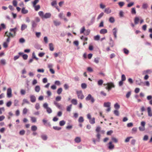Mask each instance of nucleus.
Listing matches in <instances>:
<instances>
[{
    "mask_svg": "<svg viewBox=\"0 0 152 152\" xmlns=\"http://www.w3.org/2000/svg\"><path fill=\"white\" fill-rule=\"evenodd\" d=\"M115 21V19L113 17H110L109 18V21L111 23H113Z\"/></svg>",
    "mask_w": 152,
    "mask_h": 152,
    "instance_id": "473e14b6",
    "label": "nucleus"
},
{
    "mask_svg": "<svg viewBox=\"0 0 152 152\" xmlns=\"http://www.w3.org/2000/svg\"><path fill=\"white\" fill-rule=\"evenodd\" d=\"M118 4L120 7H122L124 4V3L123 2H120L118 3Z\"/></svg>",
    "mask_w": 152,
    "mask_h": 152,
    "instance_id": "13d9d810",
    "label": "nucleus"
},
{
    "mask_svg": "<svg viewBox=\"0 0 152 152\" xmlns=\"http://www.w3.org/2000/svg\"><path fill=\"white\" fill-rule=\"evenodd\" d=\"M65 124V122L64 120H62L59 122V124L61 126H64Z\"/></svg>",
    "mask_w": 152,
    "mask_h": 152,
    "instance_id": "72a5a7b5",
    "label": "nucleus"
},
{
    "mask_svg": "<svg viewBox=\"0 0 152 152\" xmlns=\"http://www.w3.org/2000/svg\"><path fill=\"white\" fill-rule=\"evenodd\" d=\"M112 140L113 141V142L115 143H117L118 142V140L117 138H116L115 137H113L112 138Z\"/></svg>",
    "mask_w": 152,
    "mask_h": 152,
    "instance_id": "0e129e2a",
    "label": "nucleus"
},
{
    "mask_svg": "<svg viewBox=\"0 0 152 152\" xmlns=\"http://www.w3.org/2000/svg\"><path fill=\"white\" fill-rule=\"evenodd\" d=\"M117 32V30L116 28H115L113 29V34L114 35L115 38H116L117 37V35L116 34Z\"/></svg>",
    "mask_w": 152,
    "mask_h": 152,
    "instance_id": "5701e85b",
    "label": "nucleus"
},
{
    "mask_svg": "<svg viewBox=\"0 0 152 152\" xmlns=\"http://www.w3.org/2000/svg\"><path fill=\"white\" fill-rule=\"evenodd\" d=\"M11 104H12L11 102L10 101H9L7 103L6 105H7V106L9 107L11 106Z\"/></svg>",
    "mask_w": 152,
    "mask_h": 152,
    "instance_id": "69168bd1",
    "label": "nucleus"
},
{
    "mask_svg": "<svg viewBox=\"0 0 152 152\" xmlns=\"http://www.w3.org/2000/svg\"><path fill=\"white\" fill-rule=\"evenodd\" d=\"M41 137L43 140H47V137L45 135L43 134L41 136Z\"/></svg>",
    "mask_w": 152,
    "mask_h": 152,
    "instance_id": "f704fd0d",
    "label": "nucleus"
},
{
    "mask_svg": "<svg viewBox=\"0 0 152 152\" xmlns=\"http://www.w3.org/2000/svg\"><path fill=\"white\" fill-rule=\"evenodd\" d=\"M49 46L50 50L51 51H53L54 50V48L53 44L52 43H50L49 44Z\"/></svg>",
    "mask_w": 152,
    "mask_h": 152,
    "instance_id": "2eb2a0df",
    "label": "nucleus"
},
{
    "mask_svg": "<svg viewBox=\"0 0 152 152\" xmlns=\"http://www.w3.org/2000/svg\"><path fill=\"white\" fill-rule=\"evenodd\" d=\"M37 128L36 126H31V130L32 131H36L37 130Z\"/></svg>",
    "mask_w": 152,
    "mask_h": 152,
    "instance_id": "c9c22d12",
    "label": "nucleus"
},
{
    "mask_svg": "<svg viewBox=\"0 0 152 152\" xmlns=\"http://www.w3.org/2000/svg\"><path fill=\"white\" fill-rule=\"evenodd\" d=\"M27 26L26 24H23L22 25L21 27V30L23 31L27 28Z\"/></svg>",
    "mask_w": 152,
    "mask_h": 152,
    "instance_id": "cd10ccee",
    "label": "nucleus"
},
{
    "mask_svg": "<svg viewBox=\"0 0 152 152\" xmlns=\"http://www.w3.org/2000/svg\"><path fill=\"white\" fill-rule=\"evenodd\" d=\"M33 7H34L35 11H38L40 8V7L39 5H33Z\"/></svg>",
    "mask_w": 152,
    "mask_h": 152,
    "instance_id": "dca6fc26",
    "label": "nucleus"
},
{
    "mask_svg": "<svg viewBox=\"0 0 152 152\" xmlns=\"http://www.w3.org/2000/svg\"><path fill=\"white\" fill-rule=\"evenodd\" d=\"M131 95V91H129L127 93V94L126 95V97L127 98H128Z\"/></svg>",
    "mask_w": 152,
    "mask_h": 152,
    "instance_id": "a18cd8bd",
    "label": "nucleus"
},
{
    "mask_svg": "<svg viewBox=\"0 0 152 152\" xmlns=\"http://www.w3.org/2000/svg\"><path fill=\"white\" fill-rule=\"evenodd\" d=\"M126 80V77L124 75H122L121 76V81H124Z\"/></svg>",
    "mask_w": 152,
    "mask_h": 152,
    "instance_id": "864d4df0",
    "label": "nucleus"
},
{
    "mask_svg": "<svg viewBox=\"0 0 152 152\" xmlns=\"http://www.w3.org/2000/svg\"><path fill=\"white\" fill-rule=\"evenodd\" d=\"M47 112L49 113H51L52 112V110L51 109H50V107L47 108Z\"/></svg>",
    "mask_w": 152,
    "mask_h": 152,
    "instance_id": "680f3d73",
    "label": "nucleus"
},
{
    "mask_svg": "<svg viewBox=\"0 0 152 152\" xmlns=\"http://www.w3.org/2000/svg\"><path fill=\"white\" fill-rule=\"evenodd\" d=\"M23 102L22 104V105H23V104H25V103H26L27 104L29 103V102L28 101L27 99H24L23 100Z\"/></svg>",
    "mask_w": 152,
    "mask_h": 152,
    "instance_id": "79ce46f5",
    "label": "nucleus"
},
{
    "mask_svg": "<svg viewBox=\"0 0 152 152\" xmlns=\"http://www.w3.org/2000/svg\"><path fill=\"white\" fill-rule=\"evenodd\" d=\"M38 15L39 16H40L42 19H43V16L44 15V14H43V12L42 11H39L38 12Z\"/></svg>",
    "mask_w": 152,
    "mask_h": 152,
    "instance_id": "c85d7f7f",
    "label": "nucleus"
},
{
    "mask_svg": "<svg viewBox=\"0 0 152 152\" xmlns=\"http://www.w3.org/2000/svg\"><path fill=\"white\" fill-rule=\"evenodd\" d=\"M151 72V71L149 69H147L145 71L143 72L142 74L145 75L146 74H150Z\"/></svg>",
    "mask_w": 152,
    "mask_h": 152,
    "instance_id": "a211bd4d",
    "label": "nucleus"
},
{
    "mask_svg": "<svg viewBox=\"0 0 152 152\" xmlns=\"http://www.w3.org/2000/svg\"><path fill=\"white\" fill-rule=\"evenodd\" d=\"M111 103L110 102H107L104 103V107H110V106Z\"/></svg>",
    "mask_w": 152,
    "mask_h": 152,
    "instance_id": "6ab92c4d",
    "label": "nucleus"
},
{
    "mask_svg": "<svg viewBox=\"0 0 152 152\" xmlns=\"http://www.w3.org/2000/svg\"><path fill=\"white\" fill-rule=\"evenodd\" d=\"M30 98L31 101V102L34 103L36 101V97L34 95H31L30 96Z\"/></svg>",
    "mask_w": 152,
    "mask_h": 152,
    "instance_id": "0eeeda50",
    "label": "nucleus"
},
{
    "mask_svg": "<svg viewBox=\"0 0 152 152\" xmlns=\"http://www.w3.org/2000/svg\"><path fill=\"white\" fill-rule=\"evenodd\" d=\"M114 107L116 109L118 110L120 108V105L117 103H116L114 105Z\"/></svg>",
    "mask_w": 152,
    "mask_h": 152,
    "instance_id": "2f4dec72",
    "label": "nucleus"
},
{
    "mask_svg": "<svg viewBox=\"0 0 152 152\" xmlns=\"http://www.w3.org/2000/svg\"><path fill=\"white\" fill-rule=\"evenodd\" d=\"M5 34L6 35V36L8 37H13L15 35V34H12L11 32H9L8 33L7 32H5Z\"/></svg>",
    "mask_w": 152,
    "mask_h": 152,
    "instance_id": "39448f33",
    "label": "nucleus"
},
{
    "mask_svg": "<svg viewBox=\"0 0 152 152\" xmlns=\"http://www.w3.org/2000/svg\"><path fill=\"white\" fill-rule=\"evenodd\" d=\"M54 104L56 106V107H57L58 108H60L61 106V105H60L59 104H58V102H57L56 101H54Z\"/></svg>",
    "mask_w": 152,
    "mask_h": 152,
    "instance_id": "b1692460",
    "label": "nucleus"
},
{
    "mask_svg": "<svg viewBox=\"0 0 152 152\" xmlns=\"http://www.w3.org/2000/svg\"><path fill=\"white\" fill-rule=\"evenodd\" d=\"M89 122L91 124H93L95 123V118H91L90 119H89Z\"/></svg>",
    "mask_w": 152,
    "mask_h": 152,
    "instance_id": "a878e982",
    "label": "nucleus"
},
{
    "mask_svg": "<svg viewBox=\"0 0 152 152\" xmlns=\"http://www.w3.org/2000/svg\"><path fill=\"white\" fill-rule=\"evenodd\" d=\"M139 130L141 131H143L145 130V128L144 126H140L139 127Z\"/></svg>",
    "mask_w": 152,
    "mask_h": 152,
    "instance_id": "e2e57ef3",
    "label": "nucleus"
},
{
    "mask_svg": "<svg viewBox=\"0 0 152 152\" xmlns=\"http://www.w3.org/2000/svg\"><path fill=\"white\" fill-rule=\"evenodd\" d=\"M81 87L82 88L85 89L86 88L87 85L85 83H83L81 85Z\"/></svg>",
    "mask_w": 152,
    "mask_h": 152,
    "instance_id": "58836bf2",
    "label": "nucleus"
},
{
    "mask_svg": "<svg viewBox=\"0 0 152 152\" xmlns=\"http://www.w3.org/2000/svg\"><path fill=\"white\" fill-rule=\"evenodd\" d=\"M148 7V4H142V8L144 9H147Z\"/></svg>",
    "mask_w": 152,
    "mask_h": 152,
    "instance_id": "774afa93",
    "label": "nucleus"
},
{
    "mask_svg": "<svg viewBox=\"0 0 152 152\" xmlns=\"http://www.w3.org/2000/svg\"><path fill=\"white\" fill-rule=\"evenodd\" d=\"M99 58H94V61L96 63L98 64L99 62Z\"/></svg>",
    "mask_w": 152,
    "mask_h": 152,
    "instance_id": "603ef678",
    "label": "nucleus"
},
{
    "mask_svg": "<svg viewBox=\"0 0 152 152\" xmlns=\"http://www.w3.org/2000/svg\"><path fill=\"white\" fill-rule=\"evenodd\" d=\"M42 122L44 125H46L47 126H50V122H48L47 120L45 119H43L42 120Z\"/></svg>",
    "mask_w": 152,
    "mask_h": 152,
    "instance_id": "1a4fd4ad",
    "label": "nucleus"
},
{
    "mask_svg": "<svg viewBox=\"0 0 152 152\" xmlns=\"http://www.w3.org/2000/svg\"><path fill=\"white\" fill-rule=\"evenodd\" d=\"M107 32V30L106 29H102L100 31V33L101 34H104Z\"/></svg>",
    "mask_w": 152,
    "mask_h": 152,
    "instance_id": "4468645a",
    "label": "nucleus"
},
{
    "mask_svg": "<svg viewBox=\"0 0 152 152\" xmlns=\"http://www.w3.org/2000/svg\"><path fill=\"white\" fill-rule=\"evenodd\" d=\"M114 114L117 116H118L119 115V112H118V110H117L114 111Z\"/></svg>",
    "mask_w": 152,
    "mask_h": 152,
    "instance_id": "338daca9",
    "label": "nucleus"
},
{
    "mask_svg": "<svg viewBox=\"0 0 152 152\" xmlns=\"http://www.w3.org/2000/svg\"><path fill=\"white\" fill-rule=\"evenodd\" d=\"M76 93L78 99H83L84 96L81 91H76Z\"/></svg>",
    "mask_w": 152,
    "mask_h": 152,
    "instance_id": "f257e3e1",
    "label": "nucleus"
},
{
    "mask_svg": "<svg viewBox=\"0 0 152 152\" xmlns=\"http://www.w3.org/2000/svg\"><path fill=\"white\" fill-rule=\"evenodd\" d=\"M103 81L102 80H100L98 81V84L99 85H101L103 83Z\"/></svg>",
    "mask_w": 152,
    "mask_h": 152,
    "instance_id": "49530a36",
    "label": "nucleus"
},
{
    "mask_svg": "<svg viewBox=\"0 0 152 152\" xmlns=\"http://www.w3.org/2000/svg\"><path fill=\"white\" fill-rule=\"evenodd\" d=\"M107 86L106 87V89L108 90V91L110 90L111 88L115 87V86L112 83H110L106 84Z\"/></svg>",
    "mask_w": 152,
    "mask_h": 152,
    "instance_id": "7ed1b4c3",
    "label": "nucleus"
},
{
    "mask_svg": "<svg viewBox=\"0 0 152 152\" xmlns=\"http://www.w3.org/2000/svg\"><path fill=\"white\" fill-rule=\"evenodd\" d=\"M40 108V106L39 103H36L35 104V108L37 110H38Z\"/></svg>",
    "mask_w": 152,
    "mask_h": 152,
    "instance_id": "c03bdc74",
    "label": "nucleus"
},
{
    "mask_svg": "<svg viewBox=\"0 0 152 152\" xmlns=\"http://www.w3.org/2000/svg\"><path fill=\"white\" fill-rule=\"evenodd\" d=\"M78 121L79 123H83L84 121V119L83 117L82 116H80L79 117L78 119Z\"/></svg>",
    "mask_w": 152,
    "mask_h": 152,
    "instance_id": "e433bc0d",
    "label": "nucleus"
},
{
    "mask_svg": "<svg viewBox=\"0 0 152 152\" xmlns=\"http://www.w3.org/2000/svg\"><path fill=\"white\" fill-rule=\"evenodd\" d=\"M114 145L112 144V142H109V147L108 148L110 149H112L114 148Z\"/></svg>",
    "mask_w": 152,
    "mask_h": 152,
    "instance_id": "ddd939ff",
    "label": "nucleus"
},
{
    "mask_svg": "<svg viewBox=\"0 0 152 152\" xmlns=\"http://www.w3.org/2000/svg\"><path fill=\"white\" fill-rule=\"evenodd\" d=\"M18 100H15L14 101V105L16 106L18 105Z\"/></svg>",
    "mask_w": 152,
    "mask_h": 152,
    "instance_id": "5fc2aeb1",
    "label": "nucleus"
},
{
    "mask_svg": "<svg viewBox=\"0 0 152 152\" xmlns=\"http://www.w3.org/2000/svg\"><path fill=\"white\" fill-rule=\"evenodd\" d=\"M104 15V13L103 12H102L99 15V16H98V17L97 18V19L98 20H99L100 18H102V17Z\"/></svg>",
    "mask_w": 152,
    "mask_h": 152,
    "instance_id": "ea45409f",
    "label": "nucleus"
},
{
    "mask_svg": "<svg viewBox=\"0 0 152 152\" xmlns=\"http://www.w3.org/2000/svg\"><path fill=\"white\" fill-rule=\"evenodd\" d=\"M54 23L55 25L56 26H58L61 23L60 22L56 21V20H54Z\"/></svg>",
    "mask_w": 152,
    "mask_h": 152,
    "instance_id": "4c0bfd02",
    "label": "nucleus"
},
{
    "mask_svg": "<svg viewBox=\"0 0 152 152\" xmlns=\"http://www.w3.org/2000/svg\"><path fill=\"white\" fill-rule=\"evenodd\" d=\"M62 91V89L61 88H59L58 90H57V93L58 94H60L61 93Z\"/></svg>",
    "mask_w": 152,
    "mask_h": 152,
    "instance_id": "8fccbe9b",
    "label": "nucleus"
},
{
    "mask_svg": "<svg viewBox=\"0 0 152 152\" xmlns=\"http://www.w3.org/2000/svg\"><path fill=\"white\" fill-rule=\"evenodd\" d=\"M7 96L9 98L12 97V90L10 88H9L7 89Z\"/></svg>",
    "mask_w": 152,
    "mask_h": 152,
    "instance_id": "20e7f679",
    "label": "nucleus"
},
{
    "mask_svg": "<svg viewBox=\"0 0 152 152\" xmlns=\"http://www.w3.org/2000/svg\"><path fill=\"white\" fill-rule=\"evenodd\" d=\"M28 110L27 108H25L24 109H23V114H26V113L27 112Z\"/></svg>",
    "mask_w": 152,
    "mask_h": 152,
    "instance_id": "052dcab7",
    "label": "nucleus"
},
{
    "mask_svg": "<svg viewBox=\"0 0 152 152\" xmlns=\"http://www.w3.org/2000/svg\"><path fill=\"white\" fill-rule=\"evenodd\" d=\"M100 38L99 36V35H97V36H95L94 37V39L96 40H99Z\"/></svg>",
    "mask_w": 152,
    "mask_h": 152,
    "instance_id": "3c124183",
    "label": "nucleus"
},
{
    "mask_svg": "<svg viewBox=\"0 0 152 152\" xmlns=\"http://www.w3.org/2000/svg\"><path fill=\"white\" fill-rule=\"evenodd\" d=\"M51 15L50 13H47L44 14L43 16V19H47L50 18Z\"/></svg>",
    "mask_w": 152,
    "mask_h": 152,
    "instance_id": "423d86ee",
    "label": "nucleus"
},
{
    "mask_svg": "<svg viewBox=\"0 0 152 152\" xmlns=\"http://www.w3.org/2000/svg\"><path fill=\"white\" fill-rule=\"evenodd\" d=\"M32 23V27H33V28H35L37 26V23L35 21H33L31 22Z\"/></svg>",
    "mask_w": 152,
    "mask_h": 152,
    "instance_id": "7c9ffc66",
    "label": "nucleus"
},
{
    "mask_svg": "<svg viewBox=\"0 0 152 152\" xmlns=\"http://www.w3.org/2000/svg\"><path fill=\"white\" fill-rule=\"evenodd\" d=\"M86 101H91L92 103H94V99L92 97V95L90 94L88 95L86 97Z\"/></svg>",
    "mask_w": 152,
    "mask_h": 152,
    "instance_id": "f03ea898",
    "label": "nucleus"
},
{
    "mask_svg": "<svg viewBox=\"0 0 152 152\" xmlns=\"http://www.w3.org/2000/svg\"><path fill=\"white\" fill-rule=\"evenodd\" d=\"M131 13L132 14H135L136 13V12L135 8H132L131 10Z\"/></svg>",
    "mask_w": 152,
    "mask_h": 152,
    "instance_id": "6e6d98bb",
    "label": "nucleus"
},
{
    "mask_svg": "<svg viewBox=\"0 0 152 152\" xmlns=\"http://www.w3.org/2000/svg\"><path fill=\"white\" fill-rule=\"evenodd\" d=\"M31 120L32 123H36L37 121L36 118L34 117H31Z\"/></svg>",
    "mask_w": 152,
    "mask_h": 152,
    "instance_id": "bb28decb",
    "label": "nucleus"
},
{
    "mask_svg": "<svg viewBox=\"0 0 152 152\" xmlns=\"http://www.w3.org/2000/svg\"><path fill=\"white\" fill-rule=\"evenodd\" d=\"M135 83L136 84L138 85H140L142 82H141L140 79H138L136 80Z\"/></svg>",
    "mask_w": 152,
    "mask_h": 152,
    "instance_id": "4be33fe9",
    "label": "nucleus"
},
{
    "mask_svg": "<svg viewBox=\"0 0 152 152\" xmlns=\"http://www.w3.org/2000/svg\"><path fill=\"white\" fill-rule=\"evenodd\" d=\"M111 11L110 8H107L104 9V12L107 14H108L111 12Z\"/></svg>",
    "mask_w": 152,
    "mask_h": 152,
    "instance_id": "9b49d317",
    "label": "nucleus"
},
{
    "mask_svg": "<svg viewBox=\"0 0 152 152\" xmlns=\"http://www.w3.org/2000/svg\"><path fill=\"white\" fill-rule=\"evenodd\" d=\"M53 128L56 130H61V128L60 127H59L58 126H54L53 127Z\"/></svg>",
    "mask_w": 152,
    "mask_h": 152,
    "instance_id": "09e8293b",
    "label": "nucleus"
},
{
    "mask_svg": "<svg viewBox=\"0 0 152 152\" xmlns=\"http://www.w3.org/2000/svg\"><path fill=\"white\" fill-rule=\"evenodd\" d=\"M85 31V28L84 26H83L81 29V30L80 31V34L83 33Z\"/></svg>",
    "mask_w": 152,
    "mask_h": 152,
    "instance_id": "a19ab883",
    "label": "nucleus"
},
{
    "mask_svg": "<svg viewBox=\"0 0 152 152\" xmlns=\"http://www.w3.org/2000/svg\"><path fill=\"white\" fill-rule=\"evenodd\" d=\"M10 31L12 32V33L15 35L16 32L17 31V28H11Z\"/></svg>",
    "mask_w": 152,
    "mask_h": 152,
    "instance_id": "f8f14e48",
    "label": "nucleus"
},
{
    "mask_svg": "<svg viewBox=\"0 0 152 152\" xmlns=\"http://www.w3.org/2000/svg\"><path fill=\"white\" fill-rule=\"evenodd\" d=\"M71 102L74 105H77V101L76 99H73L71 101Z\"/></svg>",
    "mask_w": 152,
    "mask_h": 152,
    "instance_id": "c756f323",
    "label": "nucleus"
},
{
    "mask_svg": "<svg viewBox=\"0 0 152 152\" xmlns=\"http://www.w3.org/2000/svg\"><path fill=\"white\" fill-rule=\"evenodd\" d=\"M139 20V18L138 17H135L134 20L135 24H137L138 23Z\"/></svg>",
    "mask_w": 152,
    "mask_h": 152,
    "instance_id": "412c9836",
    "label": "nucleus"
},
{
    "mask_svg": "<svg viewBox=\"0 0 152 152\" xmlns=\"http://www.w3.org/2000/svg\"><path fill=\"white\" fill-rule=\"evenodd\" d=\"M20 93L21 95H24L25 94L26 91L23 89H21L20 91Z\"/></svg>",
    "mask_w": 152,
    "mask_h": 152,
    "instance_id": "37998d69",
    "label": "nucleus"
},
{
    "mask_svg": "<svg viewBox=\"0 0 152 152\" xmlns=\"http://www.w3.org/2000/svg\"><path fill=\"white\" fill-rule=\"evenodd\" d=\"M23 53L22 52H19L18 53V54L20 55H22L23 58L24 60H26L28 58V55L27 54H23Z\"/></svg>",
    "mask_w": 152,
    "mask_h": 152,
    "instance_id": "6e6552de",
    "label": "nucleus"
},
{
    "mask_svg": "<svg viewBox=\"0 0 152 152\" xmlns=\"http://www.w3.org/2000/svg\"><path fill=\"white\" fill-rule=\"evenodd\" d=\"M34 90H35V91L37 92H39V91H40V87H39V86H36L35 87V89H34Z\"/></svg>",
    "mask_w": 152,
    "mask_h": 152,
    "instance_id": "aec40b11",
    "label": "nucleus"
},
{
    "mask_svg": "<svg viewBox=\"0 0 152 152\" xmlns=\"http://www.w3.org/2000/svg\"><path fill=\"white\" fill-rule=\"evenodd\" d=\"M132 138V137H129L126 138L125 140V142H128L129 141V140L130 139Z\"/></svg>",
    "mask_w": 152,
    "mask_h": 152,
    "instance_id": "bf43d9fd",
    "label": "nucleus"
},
{
    "mask_svg": "<svg viewBox=\"0 0 152 152\" xmlns=\"http://www.w3.org/2000/svg\"><path fill=\"white\" fill-rule=\"evenodd\" d=\"M75 142L77 143H79L81 142V138L79 137H77L75 138Z\"/></svg>",
    "mask_w": 152,
    "mask_h": 152,
    "instance_id": "f3484780",
    "label": "nucleus"
},
{
    "mask_svg": "<svg viewBox=\"0 0 152 152\" xmlns=\"http://www.w3.org/2000/svg\"><path fill=\"white\" fill-rule=\"evenodd\" d=\"M147 111H148V115L150 117L152 116V113L151 112V109L150 107H148L147 108Z\"/></svg>",
    "mask_w": 152,
    "mask_h": 152,
    "instance_id": "9d476101",
    "label": "nucleus"
},
{
    "mask_svg": "<svg viewBox=\"0 0 152 152\" xmlns=\"http://www.w3.org/2000/svg\"><path fill=\"white\" fill-rule=\"evenodd\" d=\"M137 128H132V133H135L137 132Z\"/></svg>",
    "mask_w": 152,
    "mask_h": 152,
    "instance_id": "de8ad7c7",
    "label": "nucleus"
},
{
    "mask_svg": "<svg viewBox=\"0 0 152 152\" xmlns=\"http://www.w3.org/2000/svg\"><path fill=\"white\" fill-rule=\"evenodd\" d=\"M21 12L23 14H26L28 12V11L25 9V8H23L22 9Z\"/></svg>",
    "mask_w": 152,
    "mask_h": 152,
    "instance_id": "393cba45",
    "label": "nucleus"
},
{
    "mask_svg": "<svg viewBox=\"0 0 152 152\" xmlns=\"http://www.w3.org/2000/svg\"><path fill=\"white\" fill-rule=\"evenodd\" d=\"M72 104H70L67 107V111H70L71 110V109L72 108Z\"/></svg>",
    "mask_w": 152,
    "mask_h": 152,
    "instance_id": "4d7b16f0",
    "label": "nucleus"
}]
</instances>
